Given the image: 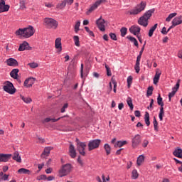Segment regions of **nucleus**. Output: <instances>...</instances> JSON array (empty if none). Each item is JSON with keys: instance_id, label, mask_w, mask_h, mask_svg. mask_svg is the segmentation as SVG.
Returning a JSON list of instances; mask_svg holds the SVG:
<instances>
[{"instance_id": "f257e3e1", "label": "nucleus", "mask_w": 182, "mask_h": 182, "mask_svg": "<svg viewBox=\"0 0 182 182\" xmlns=\"http://www.w3.org/2000/svg\"><path fill=\"white\" fill-rule=\"evenodd\" d=\"M16 35L17 36H21L22 38H25V39H28L35 35V28L32 26H28V27L23 28H18L16 31Z\"/></svg>"}, {"instance_id": "f03ea898", "label": "nucleus", "mask_w": 182, "mask_h": 182, "mask_svg": "<svg viewBox=\"0 0 182 182\" xmlns=\"http://www.w3.org/2000/svg\"><path fill=\"white\" fill-rule=\"evenodd\" d=\"M156 11L154 9L146 11L143 16L139 17L138 19V23L144 28H147L149 26V20L151 18L154 12Z\"/></svg>"}, {"instance_id": "7ed1b4c3", "label": "nucleus", "mask_w": 182, "mask_h": 182, "mask_svg": "<svg viewBox=\"0 0 182 182\" xmlns=\"http://www.w3.org/2000/svg\"><path fill=\"white\" fill-rule=\"evenodd\" d=\"M146 1H141L140 4H136V6L128 11L129 15L136 16V15L141 14L146 9Z\"/></svg>"}, {"instance_id": "20e7f679", "label": "nucleus", "mask_w": 182, "mask_h": 182, "mask_svg": "<svg viewBox=\"0 0 182 182\" xmlns=\"http://www.w3.org/2000/svg\"><path fill=\"white\" fill-rule=\"evenodd\" d=\"M43 25L47 29H58L59 23L55 18H45L43 19Z\"/></svg>"}, {"instance_id": "39448f33", "label": "nucleus", "mask_w": 182, "mask_h": 182, "mask_svg": "<svg viewBox=\"0 0 182 182\" xmlns=\"http://www.w3.org/2000/svg\"><path fill=\"white\" fill-rule=\"evenodd\" d=\"M73 170V166L70 164H66L61 166L58 171L59 177H65L68 174H70V172Z\"/></svg>"}, {"instance_id": "423d86ee", "label": "nucleus", "mask_w": 182, "mask_h": 182, "mask_svg": "<svg viewBox=\"0 0 182 182\" xmlns=\"http://www.w3.org/2000/svg\"><path fill=\"white\" fill-rule=\"evenodd\" d=\"M3 90L9 95H15L16 92V88L14 86V84L10 81H6L3 86Z\"/></svg>"}, {"instance_id": "0eeeda50", "label": "nucleus", "mask_w": 182, "mask_h": 182, "mask_svg": "<svg viewBox=\"0 0 182 182\" xmlns=\"http://www.w3.org/2000/svg\"><path fill=\"white\" fill-rule=\"evenodd\" d=\"M100 143H102V140L100 139H92L89 141L87 144L88 151H92L93 150H96V149H99Z\"/></svg>"}, {"instance_id": "6e6552de", "label": "nucleus", "mask_w": 182, "mask_h": 182, "mask_svg": "<svg viewBox=\"0 0 182 182\" xmlns=\"http://www.w3.org/2000/svg\"><path fill=\"white\" fill-rule=\"evenodd\" d=\"M75 141L77 143V150L79 151L81 156H86V142H80L79 139L76 138Z\"/></svg>"}, {"instance_id": "1a4fd4ad", "label": "nucleus", "mask_w": 182, "mask_h": 182, "mask_svg": "<svg viewBox=\"0 0 182 182\" xmlns=\"http://www.w3.org/2000/svg\"><path fill=\"white\" fill-rule=\"evenodd\" d=\"M157 103L159 106H161L159 118L160 122H163V117L164 116V103L163 102V98H161V96H160V95L158 96Z\"/></svg>"}, {"instance_id": "9d476101", "label": "nucleus", "mask_w": 182, "mask_h": 182, "mask_svg": "<svg viewBox=\"0 0 182 182\" xmlns=\"http://www.w3.org/2000/svg\"><path fill=\"white\" fill-rule=\"evenodd\" d=\"M180 82L181 80L178 79L176 82V85L172 88V91L168 93V100L169 102H171V98L174 97L176 93L178 91V89H180Z\"/></svg>"}, {"instance_id": "9b49d317", "label": "nucleus", "mask_w": 182, "mask_h": 182, "mask_svg": "<svg viewBox=\"0 0 182 182\" xmlns=\"http://www.w3.org/2000/svg\"><path fill=\"white\" fill-rule=\"evenodd\" d=\"M141 143V136L140 134H136L132 139V146L133 149H136L139 146V144Z\"/></svg>"}, {"instance_id": "f8f14e48", "label": "nucleus", "mask_w": 182, "mask_h": 182, "mask_svg": "<svg viewBox=\"0 0 182 182\" xmlns=\"http://www.w3.org/2000/svg\"><path fill=\"white\" fill-rule=\"evenodd\" d=\"M105 23H106V21L102 18V16H100L96 21L97 26L100 31H101V32H105V31H106V26H105Z\"/></svg>"}, {"instance_id": "ddd939ff", "label": "nucleus", "mask_w": 182, "mask_h": 182, "mask_svg": "<svg viewBox=\"0 0 182 182\" xmlns=\"http://www.w3.org/2000/svg\"><path fill=\"white\" fill-rule=\"evenodd\" d=\"M140 31H141V28L139 26L134 25L129 28L130 33H132L134 36H139L140 35Z\"/></svg>"}, {"instance_id": "4468645a", "label": "nucleus", "mask_w": 182, "mask_h": 182, "mask_svg": "<svg viewBox=\"0 0 182 182\" xmlns=\"http://www.w3.org/2000/svg\"><path fill=\"white\" fill-rule=\"evenodd\" d=\"M23 50H32V47L29 46L28 41H23L19 46L18 51L23 52Z\"/></svg>"}, {"instance_id": "2eb2a0df", "label": "nucleus", "mask_w": 182, "mask_h": 182, "mask_svg": "<svg viewBox=\"0 0 182 182\" xmlns=\"http://www.w3.org/2000/svg\"><path fill=\"white\" fill-rule=\"evenodd\" d=\"M55 48L57 50V53L60 54L62 52V38L60 37L57 38L55 41Z\"/></svg>"}, {"instance_id": "dca6fc26", "label": "nucleus", "mask_w": 182, "mask_h": 182, "mask_svg": "<svg viewBox=\"0 0 182 182\" xmlns=\"http://www.w3.org/2000/svg\"><path fill=\"white\" fill-rule=\"evenodd\" d=\"M6 63L8 66H11L12 68H16L19 66V63L15 58H10L6 60Z\"/></svg>"}, {"instance_id": "f3484780", "label": "nucleus", "mask_w": 182, "mask_h": 182, "mask_svg": "<svg viewBox=\"0 0 182 182\" xmlns=\"http://www.w3.org/2000/svg\"><path fill=\"white\" fill-rule=\"evenodd\" d=\"M9 8V5L5 4V0H1L0 2V14H2V12H8Z\"/></svg>"}, {"instance_id": "a211bd4d", "label": "nucleus", "mask_w": 182, "mask_h": 182, "mask_svg": "<svg viewBox=\"0 0 182 182\" xmlns=\"http://www.w3.org/2000/svg\"><path fill=\"white\" fill-rule=\"evenodd\" d=\"M160 76H161V70H160V69L157 68L156 70V74L153 79L154 85H157V83H159V80H160Z\"/></svg>"}, {"instance_id": "6ab92c4d", "label": "nucleus", "mask_w": 182, "mask_h": 182, "mask_svg": "<svg viewBox=\"0 0 182 182\" xmlns=\"http://www.w3.org/2000/svg\"><path fill=\"white\" fill-rule=\"evenodd\" d=\"M11 156V154H0V162L6 163V161H9Z\"/></svg>"}, {"instance_id": "aec40b11", "label": "nucleus", "mask_w": 182, "mask_h": 182, "mask_svg": "<svg viewBox=\"0 0 182 182\" xmlns=\"http://www.w3.org/2000/svg\"><path fill=\"white\" fill-rule=\"evenodd\" d=\"M34 83H35V78L29 77L24 81V86L25 87H32V85H33Z\"/></svg>"}, {"instance_id": "412c9836", "label": "nucleus", "mask_w": 182, "mask_h": 182, "mask_svg": "<svg viewBox=\"0 0 182 182\" xmlns=\"http://www.w3.org/2000/svg\"><path fill=\"white\" fill-rule=\"evenodd\" d=\"M171 23L173 24V26H178V25H181L182 23V16H176L175 17L172 21Z\"/></svg>"}, {"instance_id": "4be33fe9", "label": "nucleus", "mask_w": 182, "mask_h": 182, "mask_svg": "<svg viewBox=\"0 0 182 182\" xmlns=\"http://www.w3.org/2000/svg\"><path fill=\"white\" fill-rule=\"evenodd\" d=\"M69 155L72 159H75L76 157V149H75V146L73 144H70L69 146Z\"/></svg>"}, {"instance_id": "5701e85b", "label": "nucleus", "mask_w": 182, "mask_h": 182, "mask_svg": "<svg viewBox=\"0 0 182 182\" xmlns=\"http://www.w3.org/2000/svg\"><path fill=\"white\" fill-rule=\"evenodd\" d=\"M53 148L51 146L46 147L41 154V157H43V159H45V157H48L49 154H50V150H53Z\"/></svg>"}, {"instance_id": "b1692460", "label": "nucleus", "mask_w": 182, "mask_h": 182, "mask_svg": "<svg viewBox=\"0 0 182 182\" xmlns=\"http://www.w3.org/2000/svg\"><path fill=\"white\" fill-rule=\"evenodd\" d=\"M18 73H19V69L18 68H14L13 69L11 73H10V76L13 79H18Z\"/></svg>"}, {"instance_id": "393cba45", "label": "nucleus", "mask_w": 182, "mask_h": 182, "mask_svg": "<svg viewBox=\"0 0 182 182\" xmlns=\"http://www.w3.org/2000/svg\"><path fill=\"white\" fill-rule=\"evenodd\" d=\"M13 160H15L17 163H22V159L21 158V155H19V152L15 151L14 153Z\"/></svg>"}, {"instance_id": "a878e982", "label": "nucleus", "mask_w": 182, "mask_h": 182, "mask_svg": "<svg viewBox=\"0 0 182 182\" xmlns=\"http://www.w3.org/2000/svg\"><path fill=\"white\" fill-rule=\"evenodd\" d=\"M175 157H178V159H182V149L180 148L176 149L173 152Z\"/></svg>"}, {"instance_id": "bb28decb", "label": "nucleus", "mask_w": 182, "mask_h": 182, "mask_svg": "<svg viewBox=\"0 0 182 182\" xmlns=\"http://www.w3.org/2000/svg\"><path fill=\"white\" fill-rule=\"evenodd\" d=\"M126 144H127V141H117L114 144V147L117 149L118 147H123V146H126Z\"/></svg>"}, {"instance_id": "cd10ccee", "label": "nucleus", "mask_w": 182, "mask_h": 182, "mask_svg": "<svg viewBox=\"0 0 182 182\" xmlns=\"http://www.w3.org/2000/svg\"><path fill=\"white\" fill-rule=\"evenodd\" d=\"M127 39H129V41H130V42L134 43V46H136V48H139V42L137 41L136 38L132 37L131 36H127Z\"/></svg>"}, {"instance_id": "c85d7f7f", "label": "nucleus", "mask_w": 182, "mask_h": 182, "mask_svg": "<svg viewBox=\"0 0 182 182\" xmlns=\"http://www.w3.org/2000/svg\"><path fill=\"white\" fill-rule=\"evenodd\" d=\"M18 174H28V176H31V171L29 169L21 168L18 170Z\"/></svg>"}, {"instance_id": "c756f323", "label": "nucleus", "mask_w": 182, "mask_h": 182, "mask_svg": "<svg viewBox=\"0 0 182 182\" xmlns=\"http://www.w3.org/2000/svg\"><path fill=\"white\" fill-rule=\"evenodd\" d=\"M104 149L105 150L107 156H109L112 153V146L109 144H105Z\"/></svg>"}, {"instance_id": "7c9ffc66", "label": "nucleus", "mask_w": 182, "mask_h": 182, "mask_svg": "<svg viewBox=\"0 0 182 182\" xmlns=\"http://www.w3.org/2000/svg\"><path fill=\"white\" fill-rule=\"evenodd\" d=\"M144 122L146 126H150V114L147 112H146L144 114Z\"/></svg>"}, {"instance_id": "2f4dec72", "label": "nucleus", "mask_w": 182, "mask_h": 182, "mask_svg": "<svg viewBox=\"0 0 182 182\" xmlns=\"http://www.w3.org/2000/svg\"><path fill=\"white\" fill-rule=\"evenodd\" d=\"M159 24L155 23L149 31V38H151L153 36V33H154V31L157 29V26Z\"/></svg>"}, {"instance_id": "473e14b6", "label": "nucleus", "mask_w": 182, "mask_h": 182, "mask_svg": "<svg viewBox=\"0 0 182 182\" xmlns=\"http://www.w3.org/2000/svg\"><path fill=\"white\" fill-rule=\"evenodd\" d=\"M112 84L114 85L113 92L114 93H116L117 90L116 87H117V82L116 80L112 79V82H109V87H110V92H112Z\"/></svg>"}, {"instance_id": "72a5a7b5", "label": "nucleus", "mask_w": 182, "mask_h": 182, "mask_svg": "<svg viewBox=\"0 0 182 182\" xmlns=\"http://www.w3.org/2000/svg\"><path fill=\"white\" fill-rule=\"evenodd\" d=\"M144 162V155H139L136 160L137 166H140L141 164H143Z\"/></svg>"}, {"instance_id": "f704fd0d", "label": "nucleus", "mask_w": 182, "mask_h": 182, "mask_svg": "<svg viewBox=\"0 0 182 182\" xmlns=\"http://www.w3.org/2000/svg\"><path fill=\"white\" fill-rule=\"evenodd\" d=\"M20 97H21V100H23V102H24V103L29 104V103L32 102V98L31 97H24L23 95H21Z\"/></svg>"}, {"instance_id": "c9c22d12", "label": "nucleus", "mask_w": 182, "mask_h": 182, "mask_svg": "<svg viewBox=\"0 0 182 182\" xmlns=\"http://www.w3.org/2000/svg\"><path fill=\"white\" fill-rule=\"evenodd\" d=\"M127 103L128 106L129 107V108L131 109V110H133L134 107L133 105V100L132 99V97H128L127 98Z\"/></svg>"}, {"instance_id": "e433bc0d", "label": "nucleus", "mask_w": 182, "mask_h": 182, "mask_svg": "<svg viewBox=\"0 0 182 182\" xmlns=\"http://www.w3.org/2000/svg\"><path fill=\"white\" fill-rule=\"evenodd\" d=\"M134 70L136 73H139V72H140V60L138 58H136Z\"/></svg>"}, {"instance_id": "4c0bfd02", "label": "nucleus", "mask_w": 182, "mask_h": 182, "mask_svg": "<svg viewBox=\"0 0 182 182\" xmlns=\"http://www.w3.org/2000/svg\"><path fill=\"white\" fill-rule=\"evenodd\" d=\"M132 180H137V178H139V172H137V170L134 169L132 171Z\"/></svg>"}, {"instance_id": "58836bf2", "label": "nucleus", "mask_w": 182, "mask_h": 182, "mask_svg": "<svg viewBox=\"0 0 182 182\" xmlns=\"http://www.w3.org/2000/svg\"><path fill=\"white\" fill-rule=\"evenodd\" d=\"M19 6H20V9H21L22 11H23V9H26V4L25 0L19 1Z\"/></svg>"}, {"instance_id": "ea45409f", "label": "nucleus", "mask_w": 182, "mask_h": 182, "mask_svg": "<svg viewBox=\"0 0 182 182\" xmlns=\"http://www.w3.org/2000/svg\"><path fill=\"white\" fill-rule=\"evenodd\" d=\"M80 21H78L75 23V25L74 26V31L75 33H77L79 31H80Z\"/></svg>"}, {"instance_id": "a19ab883", "label": "nucleus", "mask_w": 182, "mask_h": 182, "mask_svg": "<svg viewBox=\"0 0 182 182\" xmlns=\"http://www.w3.org/2000/svg\"><path fill=\"white\" fill-rule=\"evenodd\" d=\"M101 178H102V182L110 181V176L109 175H105V173H102Z\"/></svg>"}, {"instance_id": "79ce46f5", "label": "nucleus", "mask_w": 182, "mask_h": 182, "mask_svg": "<svg viewBox=\"0 0 182 182\" xmlns=\"http://www.w3.org/2000/svg\"><path fill=\"white\" fill-rule=\"evenodd\" d=\"M95 9H97V7L95 6V4H92L90 9L87 11L86 14L90 15L93 11H95Z\"/></svg>"}, {"instance_id": "37998d69", "label": "nucleus", "mask_w": 182, "mask_h": 182, "mask_svg": "<svg viewBox=\"0 0 182 182\" xmlns=\"http://www.w3.org/2000/svg\"><path fill=\"white\" fill-rule=\"evenodd\" d=\"M73 41L75 46H77V47L80 46V41H79V36H74Z\"/></svg>"}, {"instance_id": "c03bdc74", "label": "nucleus", "mask_w": 182, "mask_h": 182, "mask_svg": "<svg viewBox=\"0 0 182 182\" xmlns=\"http://www.w3.org/2000/svg\"><path fill=\"white\" fill-rule=\"evenodd\" d=\"M154 129L155 132H159V122H157V119H156V117H154Z\"/></svg>"}, {"instance_id": "a18cd8bd", "label": "nucleus", "mask_w": 182, "mask_h": 182, "mask_svg": "<svg viewBox=\"0 0 182 182\" xmlns=\"http://www.w3.org/2000/svg\"><path fill=\"white\" fill-rule=\"evenodd\" d=\"M80 76H81L82 79H83L84 77L87 76V70L83 73V64H81Z\"/></svg>"}, {"instance_id": "49530a36", "label": "nucleus", "mask_w": 182, "mask_h": 182, "mask_svg": "<svg viewBox=\"0 0 182 182\" xmlns=\"http://www.w3.org/2000/svg\"><path fill=\"white\" fill-rule=\"evenodd\" d=\"M177 16V13H172L170 14L168 17L166 18V22H170L173 18Z\"/></svg>"}, {"instance_id": "de8ad7c7", "label": "nucleus", "mask_w": 182, "mask_h": 182, "mask_svg": "<svg viewBox=\"0 0 182 182\" xmlns=\"http://www.w3.org/2000/svg\"><path fill=\"white\" fill-rule=\"evenodd\" d=\"M105 2H107V0H97L94 5L97 8L98 6H100V5H102V4H105Z\"/></svg>"}, {"instance_id": "09e8293b", "label": "nucleus", "mask_w": 182, "mask_h": 182, "mask_svg": "<svg viewBox=\"0 0 182 182\" xmlns=\"http://www.w3.org/2000/svg\"><path fill=\"white\" fill-rule=\"evenodd\" d=\"M120 32H121V36L122 38H124V36H126V35H127V28L125 27H122L120 29Z\"/></svg>"}, {"instance_id": "8fccbe9b", "label": "nucleus", "mask_w": 182, "mask_h": 182, "mask_svg": "<svg viewBox=\"0 0 182 182\" xmlns=\"http://www.w3.org/2000/svg\"><path fill=\"white\" fill-rule=\"evenodd\" d=\"M153 90H154L153 87H148L147 92H146L147 97H149V96H151V95H153Z\"/></svg>"}, {"instance_id": "3c124183", "label": "nucleus", "mask_w": 182, "mask_h": 182, "mask_svg": "<svg viewBox=\"0 0 182 182\" xmlns=\"http://www.w3.org/2000/svg\"><path fill=\"white\" fill-rule=\"evenodd\" d=\"M127 82L128 87H130V86H132V83H133V77L132 75H129L127 77Z\"/></svg>"}, {"instance_id": "603ef678", "label": "nucleus", "mask_w": 182, "mask_h": 182, "mask_svg": "<svg viewBox=\"0 0 182 182\" xmlns=\"http://www.w3.org/2000/svg\"><path fill=\"white\" fill-rule=\"evenodd\" d=\"M66 6V3L65 2V0H63L60 4H58L57 5V8H59L60 9H63Z\"/></svg>"}, {"instance_id": "864d4df0", "label": "nucleus", "mask_w": 182, "mask_h": 182, "mask_svg": "<svg viewBox=\"0 0 182 182\" xmlns=\"http://www.w3.org/2000/svg\"><path fill=\"white\" fill-rule=\"evenodd\" d=\"M28 65V66H30V68H31V69H36V68H38V66H39L38 63H30Z\"/></svg>"}, {"instance_id": "5fc2aeb1", "label": "nucleus", "mask_w": 182, "mask_h": 182, "mask_svg": "<svg viewBox=\"0 0 182 182\" xmlns=\"http://www.w3.org/2000/svg\"><path fill=\"white\" fill-rule=\"evenodd\" d=\"M105 69L107 70V76H112V70H110V68H109V65H107V64H105Z\"/></svg>"}, {"instance_id": "6e6d98bb", "label": "nucleus", "mask_w": 182, "mask_h": 182, "mask_svg": "<svg viewBox=\"0 0 182 182\" xmlns=\"http://www.w3.org/2000/svg\"><path fill=\"white\" fill-rule=\"evenodd\" d=\"M143 52H144V46H143L141 50L139 51V54L137 55L136 59L141 60V55H143Z\"/></svg>"}, {"instance_id": "4d7b16f0", "label": "nucleus", "mask_w": 182, "mask_h": 182, "mask_svg": "<svg viewBox=\"0 0 182 182\" xmlns=\"http://www.w3.org/2000/svg\"><path fill=\"white\" fill-rule=\"evenodd\" d=\"M44 5L46 8H53L55 6V4L52 2H46Z\"/></svg>"}, {"instance_id": "13d9d810", "label": "nucleus", "mask_w": 182, "mask_h": 182, "mask_svg": "<svg viewBox=\"0 0 182 182\" xmlns=\"http://www.w3.org/2000/svg\"><path fill=\"white\" fill-rule=\"evenodd\" d=\"M9 178V175H7V174H4L3 175L2 178H0V181H8Z\"/></svg>"}, {"instance_id": "bf43d9fd", "label": "nucleus", "mask_w": 182, "mask_h": 182, "mask_svg": "<svg viewBox=\"0 0 182 182\" xmlns=\"http://www.w3.org/2000/svg\"><path fill=\"white\" fill-rule=\"evenodd\" d=\"M141 146H142V147H144V149H146V147H147V146H149V140L144 139V140L142 141Z\"/></svg>"}, {"instance_id": "052dcab7", "label": "nucleus", "mask_w": 182, "mask_h": 182, "mask_svg": "<svg viewBox=\"0 0 182 182\" xmlns=\"http://www.w3.org/2000/svg\"><path fill=\"white\" fill-rule=\"evenodd\" d=\"M109 36H110L111 39H112V41H117V37L116 36V34H114L113 33H110Z\"/></svg>"}, {"instance_id": "680f3d73", "label": "nucleus", "mask_w": 182, "mask_h": 182, "mask_svg": "<svg viewBox=\"0 0 182 182\" xmlns=\"http://www.w3.org/2000/svg\"><path fill=\"white\" fill-rule=\"evenodd\" d=\"M46 178H47L46 175L43 174L38 176L37 180H46Z\"/></svg>"}, {"instance_id": "e2e57ef3", "label": "nucleus", "mask_w": 182, "mask_h": 182, "mask_svg": "<svg viewBox=\"0 0 182 182\" xmlns=\"http://www.w3.org/2000/svg\"><path fill=\"white\" fill-rule=\"evenodd\" d=\"M161 32L162 35H167V33H168V31L167 28H166V27H163Z\"/></svg>"}, {"instance_id": "0e129e2a", "label": "nucleus", "mask_w": 182, "mask_h": 182, "mask_svg": "<svg viewBox=\"0 0 182 182\" xmlns=\"http://www.w3.org/2000/svg\"><path fill=\"white\" fill-rule=\"evenodd\" d=\"M66 109H68V104H65L61 108V113H65V112H66Z\"/></svg>"}, {"instance_id": "69168bd1", "label": "nucleus", "mask_w": 182, "mask_h": 182, "mask_svg": "<svg viewBox=\"0 0 182 182\" xmlns=\"http://www.w3.org/2000/svg\"><path fill=\"white\" fill-rule=\"evenodd\" d=\"M47 181H53V180H55V176H47V178H46Z\"/></svg>"}, {"instance_id": "338daca9", "label": "nucleus", "mask_w": 182, "mask_h": 182, "mask_svg": "<svg viewBox=\"0 0 182 182\" xmlns=\"http://www.w3.org/2000/svg\"><path fill=\"white\" fill-rule=\"evenodd\" d=\"M134 114H135V117H140V116H141V113H140V111L139 110H136L134 112Z\"/></svg>"}, {"instance_id": "774afa93", "label": "nucleus", "mask_w": 182, "mask_h": 182, "mask_svg": "<svg viewBox=\"0 0 182 182\" xmlns=\"http://www.w3.org/2000/svg\"><path fill=\"white\" fill-rule=\"evenodd\" d=\"M178 58H179V59H182V49L178 52Z\"/></svg>"}]
</instances>
